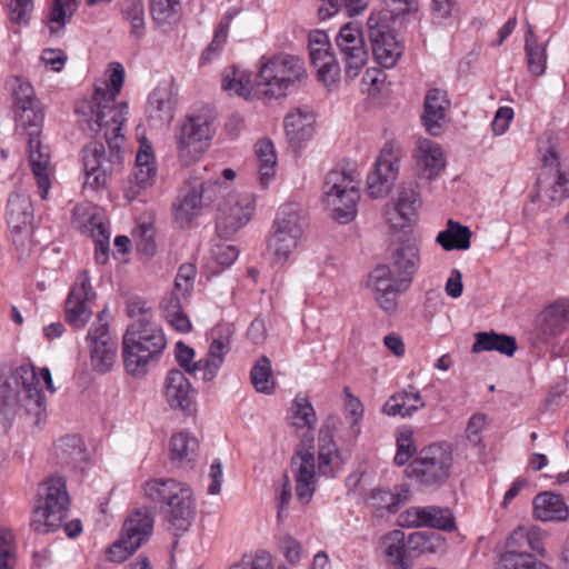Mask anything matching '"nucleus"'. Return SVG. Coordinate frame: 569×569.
<instances>
[{
    "label": "nucleus",
    "instance_id": "26",
    "mask_svg": "<svg viewBox=\"0 0 569 569\" xmlns=\"http://www.w3.org/2000/svg\"><path fill=\"white\" fill-rule=\"evenodd\" d=\"M318 471L327 477H335L342 465L339 450L333 441V428L326 422L319 432Z\"/></svg>",
    "mask_w": 569,
    "mask_h": 569
},
{
    "label": "nucleus",
    "instance_id": "40",
    "mask_svg": "<svg viewBox=\"0 0 569 569\" xmlns=\"http://www.w3.org/2000/svg\"><path fill=\"white\" fill-rule=\"evenodd\" d=\"M303 227L305 218L301 208L296 203H288L279 208L272 229L301 238Z\"/></svg>",
    "mask_w": 569,
    "mask_h": 569
},
{
    "label": "nucleus",
    "instance_id": "31",
    "mask_svg": "<svg viewBox=\"0 0 569 569\" xmlns=\"http://www.w3.org/2000/svg\"><path fill=\"white\" fill-rule=\"evenodd\" d=\"M199 442L188 431H181L171 437L170 460L179 468H192L198 457Z\"/></svg>",
    "mask_w": 569,
    "mask_h": 569
},
{
    "label": "nucleus",
    "instance_id": "50",
    "mask_svg": "<svg viewBox=\"0 0 569 569\" xmlns=\"http://www.w3.org/2000/svg\"><path fill=\"white\" fill-rule=\"evenodd\" d=\"M77 0H54L48 19L50 32H60L64 28L67 20L77 11Z\"/></svg>",
    "mask_w": 569,
    "mask_h": 569
},
{
    "label": "nucleus",
    "instance_id": "52",
    "mask_svg": "<svg viewBox=\"0 0 569 569\" xmlns=\"http://www.w3.org/2000/svg\"><path fill=\"white\" fill-rule=\"evenodd\" d=\"M367 6L368 0H322L318 14L321 20H326L345 8L348 16H356L365 10Z\"/></svg>",
    "mask_w": 569,
    "mask_h": 569
},
{
    "label": "nucleus",
    "instance_id": "30",
    "mask_svg": "<svg viewBox=\"0 0 569 569\" xmlns=\"http://www.w3.org/2000/svg\"><path fill=\"white\" fill-rule=\"evenodd\" d=\"M417 162L425 178H437L446 167L441 146L429 139L419 140Z\"/></svg>",
    "mask_w": 569,
    "mask_h": 569
},
{
    "label": "nucleus",
    "instance_id": "64",
    "mask_svg": "<svg viewBox=\"0 0 569 569\" xmlns=\"http://www.w3.org/2000/svg\"><path fill=\"white\" fill-rule=\"evenodd\" d=\"M230 569H272L271 556L266 552H258L253 557H243Z\"/></svg>",
    "mask_w": 569,
    "mask_h": 569
},
{
    "label": "nucleus",
    "instance_id": "9",
    "mask_svg": "<svg viewBox=\"0 0 569 569\" xmlns=\"http://www.w3.org/2000/svg\"><path fill=\"white\" fill-rule=\"evenodd\" d=\"M452 452L445 443L422 448L407 468L408 476L420 485L440 486L448 479L452 467Z\"/></svg>",
    "mask_w": 569,
    "mask_h": 569
},
{
    "label": "nucleus",
    "instance_id": "62",
    "mask_svg": "<svg viewBox=\"0 0 569 569\" xmlns=\"http://www.w3.org/2000/svg\"><path fill=\"white\" fill-rule=\"evenodd\" d=\"M14 565L13 536L9 530L0 529V569H13Z\"/></svg>",
    "mask_w": 569,
    "mask_h": 569
},
{
    "label": "nucleus",
    "instance_id": "34",
    "mask_svg": "<svg viewBox=\"0 0 569 569\" xmlns=\"http://www.w3.org/2000/svg\"><path fill=\"white\" fill-rule=\"evenodd\" d=\"M426 406L420 391H399L389 397L382 407V412L387 416L410 417L419 409Z\"/></svg>",
    "mask_w": 569,
    "mask_h": 569
},
{
    "label": "nucleus",
    "instance_id": "46",
    "mask_svg": "<svg viewBox=\"0 0 569 569\" xmlns=\"http://www.w3.org/2000/svg\"><path fill=\"white\" fill-rule=\"evenodd\" d=\"M250 379L254 389L260 393L271 395L276 389L272 376L271 361L268 357H260L253 365Z\"/></svg>",
    "mask_w": 569,
    "mask_h": 569
},
{
    "label": "nucleus",
    "instance_id": "44",
    "mask_svg": "<svg viewBox=\"0 0 569 569\" xmlns=\"http://www.w3.org/2000/svg\"><path fill=\"white\" fill-rule=\"evenodd\" d=\"M300 237L273 229L268 240V251L274 263H284L297 248Z\"/></svg>",
    "mask_w": 569,
    "mask_h": 569
},
{
    "label": "nucleus",
    "instance_id": "25",
    "mask_svg": "<svg viewBox=\"0 0 569 569\" xmlns=\"http://www.w3.org/2000/svg\"><path fill=\"white\" fill-rule=\"evenodd\" d=\"M154 518L151 509L138 508L123 522L121 536L136 547H141L152 535Z\"/></svg>",
    "mask_w": 569,
    "mask_h": 569
},
{
    "label": "nucleus",
    "instance_id": "18",
    "mask_svg": "<svg viewBox=\"0 0 569 569\" xmlns=\"http://www.w3.org/2000/svg\"><path fill=\"white\" fill-rule=\"evenodd\" d=\"M399 173V156L395 146L386 143L375 162L373 170L367 177V189L372 198L387 196Z\"/></svg>",
    "mask_w": 569,
    "mask_h": 569
},
{
    "label": "nucleus",
    "instance_id": "32",
    "mask_svg": "<svg viewBox=\"0 0 569 569\" xmlns=\"http://www.w3.org/2000/svg\"><path fill=\"white\" fill-rule=\"evenodd\" d=\"M176 97L169 87L156 88L148 100V114L159 124H168L174 117Z\"/></svg>",
    "mask_w": 569,
    "mask_h": 569
},
{
    "label": "nucleus",
    "instance_id": "14",
    "mask_svg": "<svg viewBox=\"0 0 569 569\" xmlns=\"http://www.w3.org/2000/svg\"><path fill=\"white\" fill-rule=\"evenodd\" d=\"M13 385L18 388L12 401L22 407L26 412L39 423L46 416L44 396L38 388L39 380L32 365L19 366L11 376Z\"/></svg>",
    "mask_w": 569,
    "mask_h": 569
},
{
    "label": "nucleus",
    "instance_id": "59",
    "mask_svg": "<svg viewBox=\"0 0 569 569\" xmlns=\"http://www.w3.org/2000/svg\"><path fill=\"white\" fill-rule=\"evenodd\" d=\"M197 270L191 263L181 264L174 279L173 292L184 296L188 299L196 279Z\"/></svg>",
    "mask_w": 569,
    "mask_h": 569
},
{
    "label": "nucleus",
    "instance_id": "56",
    "mask_svg": "<svg viewBox=\"0 0 569 569\" xmlns=\"http://www.w3.org/2000/svg\"><path fill=\"white\" fill-rule=\"evenodd\" d=\"M292 425L298 428H311L316 421V413L310 402L303 397H297L292 406Z\"/></svg>",
    "mask_w": 569,
    "mask_h": 569
},
{
    "label": "nucleus",
    "instance_id": "21",
    "mask_svg": "<svg viewBox=\"0 0 569 569\" xmlns=\"http://www.w3.org/2000/svg\"><path fill=\"white\" fill-rule=\"evenodd\" d=\"M450 100L445 90L432 88L427 91L423 103L422 123L431 136H439L447 121Z\"/></svg>",
    "mask_w": 569,
    "mask_h": 569
},
{
    "label": "nucleus",
    "instance_id": "35",
    "mask_svg": "<svg viewBox=\"0 0 569 569\" xmlns=\"http://www.w3.org/2000/svg\"><path fill=\"white\" fill-rule=\"evenodd\" d=\"M186 301L188 299H184V296L171 291L161 302V310L168 323L183 333L189 332L192 328L190 319L183 310Z\"/></svg>",
    "mask_w": 569,
    "mask_h": 569
},
{
    "label": "nucleus",
    "instance_id": "15",
    "mask_svg": "<svg viewBox=\"0 0 569 569\" xmlns=\"http://www.w3.org/2000/svg\"><path fill=\"white\" fill-rule=\"evenodd\" d=\"M207 171V167L199 169L200 189L192 188L173 206L176 221L181 227L188 224L200 212L203 198L213 201L217 191L223 187L217 173L206 177L203 173Z\"/></svg>",
    "mask_w": 569,
    "mask_h": 569
},
{
    "label": "nucleus",
    "instance_id": "39",
    "mask_svg": "<svg viewBox=\"0 0 569 569\" xmlns=\"http://www.w3.org/2000/svg\"><path fill=\"white\" fill-rule=\"evenodd\" d=\"M409 499V491L392 492L388 489H373L368 497L369 506L375 510L376 515L383 516L385 512L396 513L400 503Z\"/></svg>",
    "mask_w": 569,
    "mask_h": 569
},
{
    "label": "nucleus",
    "instance_id": "55",
    "mask_svg": "<svg viewBox=\"0 0 569 569\" xmlns=\"http://www.w3.org/2000/svg\"><path fill=\"white\" fill-rule=\"evenodd\" d=\"M179 6V0H150L152 20L159 26L171 23L177 16Z\"/></svg>",
    "mask_w": 569,
    "mask_h": 569
},
{
    "label": "nucleus",
    "instance_id": "1",
    "mask_svg": "<svg viewBox=\"0 0 569 569\" xmlns=\"http://www.w3.org/2000/svg\"><path fill=\"white\" fill-rule=\"evenodd\" d=\"M123 81V67L118 62L112 63L109 82L96 86L92 98L80 101L76 107L82 130L90 136L104 138L109 148L107 154L103 143L94 140L82 149L84 187L92 190L103 188L122 160L121 143L124 137L121 130L128 106L126 102L116 103V98Z\"/></svg>",
    "mask_w": 569,
    "mask_h": 569
},
{
    "label": "nucleus",
    "instance_id": "33",
    "mask_svg": "<svg viewBox=\"0 0 569 569\" xmlns=\"http://www.w3.org/2000/svg\"><path fill=\"white\" fill-rule=\"evenodd\" d=\"M533 515L541 521H565L569 509L559 495L546 491L535 497Z\"/></svg>",
    "mask_w": 569,
    "mask_h": 569
},
{
    "label": "nucleus",
    "instance_id": "43",
    "mask_svg": "<svg viewBox=\"0 0 569 569\" xmlns=\"http://www.w3.org/2000/svg\"><path fill=\"white\" fill-rule=\"evenodd\" d=\"M471 231L459 222L449 220L447 228L437 236V242L445 250H467L470 248Z\"/></svg>",
    "mask_w": 569,
    "mask_h": 569
},
{
    "label": "nucleus",
    "instance_id": "47",
    "mask_svg": "<svg viewBox=\"0 0 569 569\" xmlns=\"http://www.w3.org/2000/svg\"><path fill=\"white\" fill-rule=\"evenodd\" d=\"M229 351V342L228 340H223L221 338H216L212 340L207 357L202 363V371L204 381H211L219 368L221 367L226 353Z\"/></svg>",
    "mask_w": 569,
    "mask_h": 569
},
{
    "label": "nucleus",
    "instance_id": "12",
    "mask_svg": "<svg viewBox=\"0 0 569 569\" xmlns=\"http://www.w3.org/2000/svg\"><path fill=\"white\" fill-rule=\"evenodd\" d=\"M254 211V199L251 193H229L219 204L216 230L220 238H232L246 226Z\"/></svg>",
    "mask_w": 569,
    "mask_h": 569
},
{
    "label": "nucleus",
    "instance_id": "63",
    "mask_svg": "<svg viewBox=\"0 0 569 569\" xmlns=\"http://www.w3.org/2000/svg\"><path fill=\"white\" fill-rule=\"evenodd\" d=\"M11 89L16 108L38 100L32 86L21 78L13 79Z\"/></svg>",
    "mask_w": 569,
    "mask_h": 569
},
{
    "label": "nucleus",
    "instance_id": "53",
    "mask_svg": "<svg viewBox=\"0 0 569 569\" xmlns=\"http://www.w3.org/2000/svg\"><path fill=\"white\" fill-rule=\"evenodd\" d=\"M63 518L64 517L60 513H57L54 517L53 510H49L47 509V506L40 503L34 509L30 526L34 532L48 533L58 528L61 525Z\"/></svg>",
    "mask_w": 569,
    "mask_h": 569
},
{
    "label": "nucleus",
    "instance_id": "57",
    "mask_svg": "<svg viewBox=\"0 0 569 569\" xmlns=\"http://www.w3.org/2000/svg\"><path fill=\"white\" fill-rule=\"evenodd\" d=\"M309 53L312 63H318L332 57L329 52L328 34L323 31H312L309 34Z\"/></svg>",
    "mask_w": 569,
    "mask_h": 569
},
{
    "label": "nucleus",
    "instance_id": "8",
    "mask_svg": "<svg viewBox=\"0 0 569 569\" xmlns=\"http://www.w3.org/2000/svg\"><path fill=\"white\" fill-rule=\"evenodd\" d=\"M359 181L352 171L333 169L326 176L322 200L332 219L348 223L356 218Z\"/></svg>",
    "mask_w": 569,
    "mask_h": 569
},
{
    "label": "nucleus",
    "instance_id": "24",
    "mask_svg": "<svg viewBox=\"0 0 569 569\" xmlns=\"http://www.w3.org/2000/svg\"><path fill=\"white\" fill-rule=\"evenodd\" d=\"M569 329V299H559L540 315V331L545 340L560 337Z\"/></svg>",
    "mask_w": 569,
    "mask_h": 569
},
{
    "label": "nucleus",
    "instance_id": "10",
    "mask_svg": "<svg viewBox=\"0 0 569 569\" xmlns=\"http://www.w3.org/2000/svg\"><path fill=\"white\" fill-rule=\"evenodd\" d=\"M541 161L536 182L538 194L549 204H561L569 198V178L562 170L560 153L551 146L542 154Z\"/></svg>",
    "mask_w": 569,
    "mask_h": 569
},
{
    "label": "nucleus",
    "instance_id": "4",
    "mask_svg": "<svg viewBox=\"0 0 569 569\" xmlns=\"http://www.w3.org/2000/svg\"><path fill=\"white\" fill-rule=\"evenodd\" d=\"M144 497L159 507L169 530L186 532L196 516V500L189 485L173 478H153L142 486Z\"/></svg>",
    "mask_w": 569,
    "mask_h": 569
},
{
    "label": "nucleus",
    "instance_id": "5",
    "mask_svg": "<svg viewBox=\"0 0 569 569\" xmlns=\"http://www.w3.org/2000/svg\"><path fill=\"white\" fill-rule=\"evenodd\" d=\"M167 346L162 329L148 318L137 319L122 338V357L128 373L144 376L157 363Z\"/></svg>",
    "mask_w": 569,
    "mask_h": 569
},
{
    "label": "nucleus",
    "instance_id": "2",
    "mask_svg": "<svg viewBox=\"0 0 569 569\" xmlns=\"http://www.w3.org/2000/svg\"><path fill=\"white\" fill-rule=\"evenodd\" d=\"M307 78L302 60L295 56H277L260 67L254 82L251 74L236 67L226 69L222 89L249 99H279L296 89Z\"/></svg>",
    "mask_w": 569,
    "mask_h": 569
},
{
    "label": "nucleus",
    "instance_id": "36",
    "mask_svg": "<svg viewBox=\"0 0 569 569\" xmlns=\"http://www.w3.org/2000/svg\"><path fill=\"white\" fill-rule=\"evenodd\" d=\"M517 350V341L513 337L495 331L478 332L471 351H498L507 357H512Z\"/></svg>",
    "mask_w": 569,
    "mask_h": 569
},
{
    "label": "nucleus",
    "instance_id": "19",
    "mask_svg": "<svg viewBox=\"0 0 569 569\" xmlns=\"http://www.w3.org/2000/svg\"><path fill=\"white\" fill-rule=\"evenodd\" d=\"M420 204L418 184L416 182L402 183L397 201L387 204L386 220L392 229L402 230L411 222Z\"/></svg>",
    "mask_w": 569,
    "mask_h": 569
},
{
    "label": "nucleus",
    "instance_id": "60",
    "mask_svg": "<svg viewBox=\"0 0 569 569\" xmlns=\"http://www.w3.org/2000/svg\"><path fill=\"white\" fill-rule=\"evenodd\" d=\"M137 250L144 256L151 257L157 251L154 230L151 223H141L137 228Z\"/></svg>",
    "mask_w": 569,
    "mask_h": 569
},
{
    "label": "nucleus",
    "instance_id": "45",
    "mask_svg": "<svg viewBox=\"0 0 569 569\" xmlns=\"http://www.w3.org/2000/svg\"><path fill=\"white\" fill-rule=\"evenodd\" d=\"M525 49L529 71L535 76H541L546 70V47L537 43V37L529 23L527 24Z\"/></svg>",
    "mask_w": 569,
    "mask_h": 569
},
{
    "label": "nucleus",
    "instance_id": "17",
    "mask_svg": "<svg viewBox=\"0 0 569 569\" xmlns=\"http://www.w3.org/2000/svg\"><path fill=\"white\" fill-rule=\"evenodd\" d=\"M341 60L345 63V73L349 79L359 76L368 59L361 30L352 23H346L336 37Z\"/></svg>",
    "mask_w": 569,
    "mask_h": 569
},
{
    "label": "nucleus",
    "instance_id": "7",
    "mask_svg": "<svg viewBox=\"0 0 569 569\" xmlns=\"http://www.w3.org/2000/svg\"><path fill=\"white\" fill-rule=\"evenodd\" d=\"M214 116L209 109L188 114L178 127L174 140L180 162L188 167L208 150L214 134Z\"/></svg>",
    "mask_w": 569,
    "mask_h": 569
},
{
    "label": "nucleus",
    "instance_id": "42",
    "mask_svg": "<svg viewBox=\"0 0 569 569\" xmlns=\"http://www.w3.org/2000/svg\"><path fill=\"white\" fill-rule=\"evenodd\" d=\"M54 452L61 466L78 467L86 460L82 441L77 436L60 438L54 445Z\"/></svg>",
    "mask_w": 569,
    "mask_h": 569
},
{
    "label": "nucleus",
    "instance_id": "6",
    "mask_svg": "<svg viewBox=\"0 0 569 569\" xmlns=\"http://www.w3.org/2000/svg\"><path fill=\"white\" fill-rule=\"evenodd\" d=\"M16 118L20 126L30 128L28 132V158L36 178L39 194L46 199L50 190L49 147L40 140V126L43 122V111L39 100L16 108Z\"/></svg>",
    "mask_w": 569,
    "mask_h": 569
},
{
    "label": "nucleus",
    "instance_id": "51",
    "mask_svg": "<svg viewBox=\"0 0 569 569\" xmlns=\"http://www.w3.org/2000/svg\"><path fill=\"white\" fill-rule=\"evenodd\" d=\"M443 545V537L436 532L416 531L408 537L409 549L418 553H435Z\"/></svg>",
    "mask_w": 569,
    "mask_h": 569
},
{
    "label": "nucleus",
    "instance_id": "29",
    "mask_svg": "<svg viewBox=\"0 0 569 569\" xmlns=\"http://www.w3.org/2000/svg\"><path fill=\"white\" fill-rule=\"evenodd\" d=\"M33 220V207L30 196L24 191L10 194L7 204V222L14 232L29 227Z\"/></svg>",
    "mask_w": 569,
    "mask_h": 569
},
{
    "label": "nucleus",
    "instance_id": "11",
    "mask_svg": "<svg viewBox=\"0 0 569 569\" xmlns=\"http://www.w3.org/2000/svg\"><path fill=\"white\" fill-rule=\"evenodd\" d=\"M387 16V13H371L367 28L373 58L383 68H391L402 56L403 47L392 32L391 21Z\"/></svg>",
    "mask_w": 569,
    "mask_h": 569
},
{
    "label": "nucleus",
    "instance_id": "58",
    "mask_svg": "<svg viewBox=\"0 0 569 569\" xmlns=\"http://www.w3.org/2000/svg\"><path fill=\"white\" fill-rule=\"evenodd\" d=\"M8 9L10 22L19 27H26L31 18L33 0H10Z\"/></svg>",
    "mask_w": 569,
    "mask_h": 569
},
{
    "label": "nucleus",
    "instance_id": "3",
    "mask_svg": "<svg viewBox=\"0 0 569 569\" xmlns=\"http://www.w3.org/2000/svg\"><path fill=\"white\" fill-rule=\"evenodd\" d=\"M419 264V247L407 241L391 249L387 261L370 272L368 287L382 310L388 313L397 310L398 297L410 288Z\"/></svg>",
    "mask_w": 569,
    "mask_h": 569
},
{
    "label": "nucleus",
    "instance_id": "49",
    "mask_svg": "<svg viewBox=\"0 0 569 569\" xmlns=\"http://www.w3.org/2000/svg\"><path fill=\"white\" fill-rule=\"evenodd\" d=\"M121 14L131 26V37L141 38L146 30L143 1L124 0L121 7Z\"/></svg>",
    "mask_w": 569,
    "mask_h": 569
},
{
    "label": "nucleus",
    "instance_id": "28",
    "mask_svg": "<svg viewBox=\"0 0 569 569\" xmlns=\"http://www.w3.org/2000/svg\"><path fill=\"white\" fill-rule=\"evenodd\" d=\"M40 503L47 506V509L66 517L70 498L67 492L66 480L62 477H51L39 487Z\"/></svg>",
    "mask_w": 569,
    "mask_h": 569
},
{
    "label": "nucleus",
    "instance_id": "22",
    "mask_svg": "<svg viewBox=\"0 0 569 569\" xmlns=\"http://www.w3.org/2000/svg\"><path fill=\"white\" fill-rule=\"evenodd\" d=\"M166 400L172 409L190 412L193 405L194 390L184 373L178 369L169 371L166 379Z\"/></svg>",
    "mask_w": 569,
    "mask_h": 569
},
{
    "label": "nucleus",
    "instance_id": "16",
    "mask_svg": "<svg viewBox=\"0 0 569 569\" xmlns=\"http://www.w3.org/2000/svg\"><path fill=\"white\" fill-rule=\"evenodd\" d=\"M96 296L88 271L81 270L66 300V321L72 328L80 329L88 323L92 316L91 303Z\"/></svg>",
    "mask_w": 569,
    "mask_h": 569
},
{
    "label": "nucleus",
    "instance_id": "54",
    "mask_svg": "<svg viewBox=\"0 0 569 569\" xmlns=\"http://www.w3.org/2000/svg\"><path fill=\"white\" fill-rule=\"evenodd\" d=\"M237 12L229 11L227 12L221 21L219 22L218 28L214 31L213 39L211 43L207 47V49L201 54V61L203 63L209 62L213 56H216L221 48L223 47L227 37H228V30L230 27V23Z\"/></svg>",
    "mask_w": 569,
    "mask_h": 569
},
{
    "label": "nucleus",
    "instance_id": "27",
    "mask_svg": "<svg viewBox=\"0 0 569 569\" xmlns=\"http://www.w3.org/2000/svg\"><path fill=\"white\" fill-rule=\"evenodd\" d=\"M156 174L157 167L152 148L149 144L142 143L136 157V168L131 181L132 186L129 188L127 197L133 198L141 189L151 186L156 179Z\"/></svg>",
    "mask_w": 569,
    "mask_h": 569
},
{
    "label": "nucleus",
    "instance_id": "38",
    "mask_svg": "<svg viewBox=\"0 0 569 569\" xmlns=\"http://www.w3.org/2000/svg\"><path fill=\"white\" fill-rule=\"evenodd\" d=\"M381 546L389 563L398 569H411L403 531L397 529L388 532L382 537Z\"/></svg>",
    "mask_w": 569,
    "mask_h": 569
},
{
    "label": "nucleus",
    "instance_id": "61",
    "mask_svg": "<svg viewBox=\"0 0 569 569\" xmlns=\"http://www.w3.org/2000/svg\"><path fill=\"white\" fill-rule=\"evenodd\" d=\"M387 9L378 13H387L388 20L402 18L418 10V0H386Z\"/></svg>",
    "mask_w": 569,
    "mask_h": 569
},
{
    "label": "nucleus",
    "instance_id": "48",
    "mask_svg": "<svg viewBox=\"0 0 569 569\" xmlns=\"http://www.w3.org/2000/svg\"><path fill=\"white\" fill-rule=\"evenodd\" d=\"M422 527L450 532L456 528L455 517L449 508L426 506L422 507Z\"/></svg>",
    "mask_w": 569,
    "mask_h": 569
},
{
    "label": "nucleus",
    "instance_id": "20",
    "mask_svg": "<svg viewBox=\"0 0 569 569\" xmlns=\"http://www.w3.org/2000/svg\"><path fill=\"white\" fill-rule=\"evenodd\" d=\"M291 468L296 480L297 499L302 505H308L317 487L315 455L310 451L297 452L291 459Z\"/></svg>",
    "mask_w": 569,
    "mask_h": 569
},
{
    "label": "nucleus",
    "instance_id": "13",
    "mask_svg": "<svg viewBox=\"0 0 569 569\" xmlns=\"http://www.w3.org/2000/svg\"><path fill=\"white\" fill-rule=\"evenodd\" d=\"M109 317L107 309L100 311L87 335L91 365L99 373L108 372L117 356L118 345L109 332Z\"/></svg>",
    "mask_w": 569,
    "mask_h": 569
},
{
    "label": "nucleus",
    "instance_id": "23",
    "mask_svg": "<svg viewBox=\"0 0 569 569\" xmlns=\"http://www.w3.org/2000/svg\"><path fill=\"white\" fill-rule=\"evenodd\" d=\"M315 116L312 112L297 109L284 118L286 137L289 146L298 150L309 141L315 132Z\"/></svg>",
    "mask_w": 569,
    "mask_h": 569
},
{
    "label": "nucleus",
    "instance_id": "37",
    "mask_svg": "<svg viewBox=\"0 0 569 569\" xmlns=\"http://www.w3.org/2000/svg\"><path fill=\"white\" fill-rule=\"evenodd\" d=\"M523 537L521 531H512L509 536L506 551L500 557V569H531L535 565V558L517 545Z\"/></svg>",
    "mask_w": 569,
    "mask_h": 569
},
{
    "label": "nucleus",
    "instance_id": "41",
    "mask_svg": "<svg viewBox=\"0 0 569 569\" xmlns=\"http://www.w3.org/2000/svg\"><path fill=\"white\" fill-rule=\"evenodd\" d=\"M254 153L258 159L260 183L267 187L276 173L277 156L273 143L269 139L258 140L254 144Z\"/></svg>",
    "mask_w": 569,
    "mask_h": 569
}]
</instances>
